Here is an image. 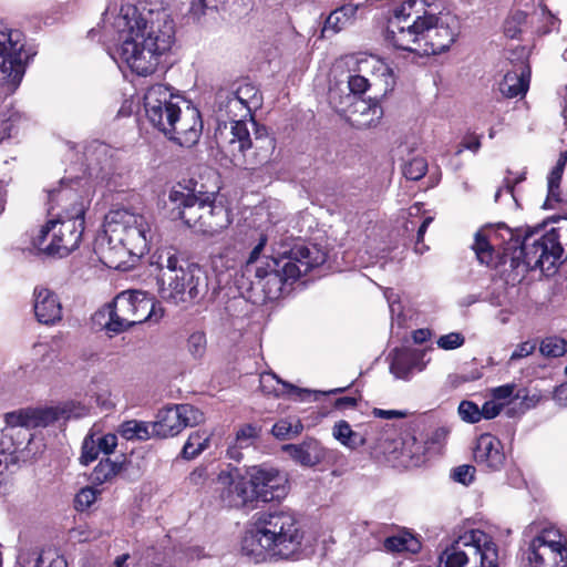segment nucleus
I'll list each match as a JSON object with an SVG mask.
<instances>
[{
  "label": "nucleus",
  "mask_w": 567,
  "mask_h": 567,
  "mask_svg": "<svg viewBox=\"0 0 567 567\" xmlns=\"http://www.w3.org/2000/svg\"><path fill=\"white\" fill-rule=\"evenodd\" d=\"M553 400L558 405L567 408V381L554 389Z\"/></svg>",
  "instance_id": "obj_58"
},
{
  "label": "nucleus",
  "mask_w": 567,
  "mask_h": 567,
  "mask_svg": "<svg viewBox=\"0 0 567 567\" xmlns=\"http://www.w3.org/2000/svg\"><path fill=\"white\" fill-rule=\"evenodd\" d=\"M225 2L226 0H193L189 11L193 16L199 17L206 8H217L219 3Z\"/></svg>",
  "instance_id": "obj_57"
},
{
  "label": "nucleus",
  "mask_w": 567,
  "mask_h": 567,
  "mask_svg": "<svg viewBox=\"0 0 567 567\" xmlns=\"http://www.w3.org/2000/svg\"><path fill=\"white\" fill-rule=\"evenodd\" d=\"M251 116L248 106L241 104L229 92L218 94L217 117L219 121L218 128L233 131L236 124H244L247 127L246 118Z\"/></svg>",
  "instance_id": "obj_22"
},
{
  "label": "nucleus",
  "mask_w": 567,
  "mask_h": 567,
  "mask_svg": "<svg viewBox=\"0 0 567 567\" xmlns=\"http://www.w3.org/2000/svg\"><path fill=\"white\" fill-rule=\"evenodd\" d=\"M458 414L463 421L476 423L481 421V409L471 401H462L458 406Z\"/></svg>",
  "instance_id": "obj_50"
},
{
  "label": "nucleus",
  "mask_w": 567,
  "mask_h": 567,
  "mask_svg": "<svg viewBox=\"0 0 567 567\" xmlns=\"http://www.w3.org/2000/svg\"><path fill=\"white\" fill-rule=\"evenodd\" d=\"M501 412V405L496 404L493 401L485 402L481 409V419H493L497 416Z\"/></svg>",
  "instance_id": "obj_59"
},
{
  "label": "nucleus",
  "mask_w": 567,
  "mask_h": 567,
  "mask_svg": "<svg viewBox=\"0 0 567 567\" xmlns=\"http://www.w3.org/2000/svg\"><path fill=\"white\" fill-rule=\"evenodd\" d=\"M527 21V14L523 11H515L504 22V33L508 38H516L522 32V27Z\"/></svg>",
  "instance_id": "obj_43"
},
{
  "label": "nucleus",
  "mask_w": 567,
  "mask_h": 567,
  "mask_svg": "<svg viewBox=\"0 0 567 567\" xmlns=\"http://www.w3.org/2000/svg\"><path fill=\"white\" fill-rule=\"evenodd\" d=\"M565 165L557 162L556 166L551 169L547 177V198L544 202L543 207L544 208H554V204L559 203L560 199V192H559V185L561 182V176L564 173Z\"/></svg>",
  "instance_id": "obj_34"
},
{
  "label": "nucleus",
  "mask_w": 567,
  "mask_h": 567,
  "mask_svg": "<svg viewBox=\"0 0 567 567\" xmlns=\"http://www.w3.org/2000/svg\"><path fill=\"white\" fill-rule=\"evenodd\" d=\"M539 351L544 357L558 358L566 353L567 342L563 338L547 337L542 340Z\"/></svg>",
  "instance_id": "obj_40"
},
{
  "label": "nucleus",
  "mask_w": 567,
  "mask_h": 567,
  "mask_svg": "<svg viewBox=\"0 0 567 567\" xmlns=\"http://www.w3.org/2000/svg\"><path fill=\"white\" fill-rule=\"evenodd\" d=\"M282 450L298 464L312 467L324 458V449L316 439H306L300 444H286Z\"/></svg>",
  "instance_id": "obj_27"
},
{
  "label": "nucleus",
  "mask_w": 567,
  "mask_h": 567,
  "mask_svg": "<svg viewBox=\"0 0 567 567\" xmlns=\"http://www.w3.org/2000/svg\"><path fill=\"white\" fill-rule=\"evenodd\" d=\"M65 190H71L76 193L73 188L66 186L61 187L59 189L49 190V213L51 215H55L54 210L58 209L56 213H60L62 219L65 218V208H71V202L69 199L63 198L60 194Z\"/></svg>",
  "instance_id": "obj_41"
},
{
  "label": "nucleus",
  "mask_w": 567,
  "mask_h": 567,
  "mask_svg": "<svg viewBox=\"0 0 567 567\" xmlns=\"http://www.w3.org/2000/svg\"><path fill=\"white\" fill-rule=\"evenodd\" d=\"M515 385L513 384H506L498 386L494 390V396L496 399H507L509 398L514 392Z\"/></svg>",
  "instance_id": "obj_61"
},
{
  "label": "nucleus",
  "mask_w": 567,
  "mask_h": 567,
  "mask_svg": "<svg viewBox=\"0 0 567 567\" xmlns=\"http://www.w3.org/2000/svg\"><path fill=\"white\" fill-rule=\"evenodd\" d=\"M71 202V208H65V218L55 213V219H51L42 226L33 246L49 256H68L78 248L84 229V206L78 193L65 190L60 194Z\"/></svg>",
  "instance_id": "obj_7"
},
{
  "label": "nucleus",
  "mask_w": 567,
  "mask_h": 567,
  "mask_svg": "<svg viewBox=\"0 0 567 567\" xmlns=\"http://www.w3.org/2000/svg\"><path fill=\"white\" fill-rule=\"evenodd\" d=\"M427 172V163L423 157H414L403 167V175L410 181L421 179Z\"/></svg>",
  "instance_id": "obj_44"
},
{
  "label": "nucleus",
  "mask_w": 567,
  "mask_h": 567,
  "mask_svg": "<svg viewBox=\"0 0 567 567\" xmlns=\"http://www.w3.org/2000/svg\"><path fill=\"white\" fill-rule=\"evenodd\" d=\"M186 347L193 359H202L207 350L206 334L203 331L193 332L187 339Z\"/></svg>",
  "instance_id": "obj_42"
},
{
  "label": "nucleus",
  "mask_w": 567,
  "mask_h": 567,
  "mask_svg": "<svg viewBox=\"0 0 567 567\" xmlns=\"http://www.w3.org/2000/svg\"><path fill=\"white\" fill-rule=\"evenodd\" d=\"M480 146H481L480 140L477 137H474V138L464 141L462 143V147L456 151V154L457 155L461 154L463 148H467V150H471L473 152H477Z\"/></svg>",
  "instance_id": "obj_62"
},
{
  "label": "nucleus",
  "mask_w": 567,
  "mask_h": 567,
  "mask_svg": "<svg viewBox=\"0 0 567 567\" xmlns=\"http://www.w3.org/2000/svg\"><path fill=\"white\" fill-rule=\"evenodd\" d=\"M383 546L389 553H416L420 548V543L411 534L403 533L396 536L386 537L383 542Z\"/></svg>",
  "instance_id": "obj_33"
},
{
  "label": "nucleus",
  "mask_w": 567,
  "mask_h": 567,
  "mask_svg": "<svg viewBox=\"0 0 567 567\" xmlns=\"http://www.w3.org/2000/svg\"><path fill=\"white\" fill-rule=\"evenodd\" d=\"M260 389L262 390V392L267 393V394H275V395H278L280 392L279 390L277 389V386L275 384H282L284 386H289L290 390L292 391H297L298 389L293 385H290V384H287L286 382H281L277 375L272 372H267V373H262L260 375Z\"/></svg>",
  "instance_id": "obj_47"
},
{
  "label": "nucleus",
  "mask_w": 567,
  "mask_h": 567,
  "mask_svg": "<svg viewBox=\"0 0 567 567\" xmlns=\"http://www.w3.org/2000/svg\"><path fill=\"white\" fill-rule=\"evenodd\" d=\"M265 245H266V238H261L260 241L258 243V245L251 250L249 258L247 260L248 265L255 262L258 259Z\"/></svg>",
  "instance_id": "obj_64"
},
{
  "label": "nucleus",
  "mask_w": 567,
  "mask_h": 567,
  "mask_svg": "<svg viewBox=\"0 0 567 567\" xmlns=\"http://www.w3.org/2000/svg\"><path fill=\"white\" fill-rule=\"evenodd\" d=\"M383 116V110L378 101L358 100L351 104L348 118L357 128L375 126Z\"/></svg>",
  "instance_id": "obj_28"
},
{
  "label": "nucleus",
  "mask_w": 567,
  "mask_h": 567,
  "mask_svg": "<svg viewBox=\"0 0 567 567\" xmlns=\"http://www.w3.org/2000/svg\"><path fill=\"white\" fill-rule=\"evenodd\" d=\"M333 436L342 445L350 449L363 446L367 442L365 436L351 429L347 421H339L333 426Z\"/></svg>",
  "instance_id": "obj_32"
},
{
  "label": "nucleus",
  "mask_w": 567,
  "mask_h": 567,
  "mask_svg": "<svg viewBox=\"0 0 567 567\" xmlns=\"http://www.w3.org/2000/svg\"><path fill=\"white\" fill-rule=\"evenodd\" d=\"M203 121L197 109L187 106L184 112L181 111L176 121H174V130L169 138L184 147L195 145L202 135Z\"/></svg>",
  "instance_id": "obj_21"
},
{
  "label": "nucleus",
  "mask_w": 567,
  "mask_h": 567,
  "mask_svg": "<svg viewBox=\"0 0 567 567\" xmlns=\"http://www.w3.org/2000/svg\"><path fill=\"white\" fill-rule=\"evenodd\" d=\"M536 346L537 344L535 341H525L519 343L511 354L509 361H517L519 359L530 355L535 351Z\"/></svg>",
  "instance_id": "obj_56"
},
{
  "label": "nucleus",
  "mask_w": 567,
  "mask_h": 567,
  "mask_svg": "<svg viewBox=\"0 0 567 567\" xmlns=\"http://www.w3.org/2000/svg\"><path fill=\"white\" fill-rule=\"evenodd\" d=\"M104 234L105 238L100 243L103 249L102 261L115 268L118 267L115 257L144 256L154 237L151 221L127 209L112 210L106 215Z\"/></svg>",
  "instance_id": "obj_4"
},
{
  "label": "nucleus",
  "mask_w": 567,
  "mask_h": 567,
  "mask_svg": "<svg viewBox=\"0 0 567 567\" xmlns=\"http://www.w3.org/2000/svg\"><path fill=\"white\" fill-rule=\"evenodd\" d=\"M527 55L528 52L525 47L511 52L508 60L513 63V69L505 73L498 84L503 96L513 99L526 94L530 80V66L527 62Z\"/></svg>",
  "instance_id": "obj_19"
},
{
  "label": "nucleus",
  "mask_w": 567,
  "mask_h": 567,
  "mask_svg": "<svg viewBox=\"0 0 567 567\" xmlns=\"http://www.w3.org/2000/svg\"><path fill=\"white\" fill-rule=\"evenodd\" d=\"M422 49L419 55H435L450 49L458 34V22L450 17L422 16Z\"/></svg>",
  "instance_id": "obj_15"
},
{
  "label": "nucleus",
  "mask_w": 567,
  "mask_h": 567,
  "mask_svg": "<svg viewBox=\"0 0 567 567\" xmlns=\"http://www.w3.org/2000/svg\"><path fill=\"white\" fill-rule=\"evenodd\" d=\"M302 430L303 425L299 420L282 419L274 424L271 433L279 440H287L299 435Z\"/></svg>",
  "instance_id": "obj_38"
},
{
  "label": "nucleus",
  "mask_w": 567,
  "mask_h": 567,
  "mask_svg": "<svg viewBox=\"0 0 567 567\" xmlns=\"http://www.w3.org/2000/svg\"><path fill=\"white\" fill-rule=\"evenodd\" d=\"M123 468L122 462L112 461L110 457L102 458L93 468L90 480L95 485L112 482Z\"/></svg>",
  "instance_id": "obj_31"
},
{
  "label": "nucleus",
  "mask_w": 567,
  "mask_h": 567,
  "mask_svg": "<svg viewBox=\"0 0 567 567\" xmlns=\"http://www.w3.org/2000/svg\"><path fill=\"white\" fill-rule=\"evenodd\" d=\"M155 258L156 260L153 264L162 271L161 285H165L168 277L178 275L179 270H185L186 264H188L186 260L181 259L173 248L159 250Z\"/></svg>",
  "instance_id": "obj_29"
},
{
  "label": "nucleus",
  "mask_w": 567,
  "mask_h": 567,
  "mask_svg": "<svg viewBox=\"0 0 567 567\" xmlns=\"http://www.w3.org/2000/svg\"><path fill=\"white\" fill-rule=\"evenodd\" d=\"M379 72L380 75H390V69L388 65L382 63L374 58H367L359 62L358 74H351L348 78V87L353 95L363 94L370 86L375 84L377 76L374 72Z\"/></svg>",
  "instance_id": "obj_23"
},
{
  "label": "nucleus",
  "mask_w": 567,
  "mask_h": 567,
  "mask_svg": "<svg viewBox=\"0 0 567 567\" xmlns=\"http://www.w3.org/2000/svg\"><path fill=\"white\" fill-rule=\"evenodd\" d=\"M207 480H208L207 467L203 466V465L194 468L187 477L188 483L192 486H195L197 488L204 486V484L207 482Z\"/></svg>",
  "instance_id": "obj_55"
},
{
  "label": "nucleus",
  "mask_w": 567,
  "mask_h": 567,
  "mask_svg": "<svg viewBox=\"0 0 567 567\" xmlns=\"http://www.w3.org/2000/svg\"><path fill=\"white\" fill-rule=\"evenodd\" d=\"M556 224L550 230L542 228L516 230L506 228L509 238L504 246V256L508 257L512 267H523V271L540 269L550 272L557 262L567 259V217L554 218Z\"/></svg>",
  "instance_id": "obj_2"
},
{
  "label": "nucleus",
  "mask_w": 567,
  "mask_h": 567,
  "mask_svg": "<svg viewBox=\"0 0 567 567\" xmlns=\"http://www.w3.org/2000/svg\"><path fill=\"white\" fill-rule=\"evenodd\" d=\"M248 475L255 499L268 503L279 501L288 493L287 475L275 467L252 466L248 471Z\"/></svg>",
  "instance_id": "obj_18"
},
{
  "label": "nucleus",
  "mask_w": 567,
  "mask_h": 567,
  "mask_svg": "<svg viewBox=\"0 0 567 567\" xmlns=\"http://www.w3.org/2000/svg\"><path fill=\"white\" fill-rule=\"evenodd\" d=\"M324 261L326 254L317 246L297 244L278 258H270L265 266L257 267L254 285L264 292L265 300H276L282 296L286 285Z\"/></svg>",
  "instance_id": "obj_5"
},
{
  "label": "nucleus",
  "mask_w": 567,
  "mask_h": 567,
  "mask_svg": "<svg viewBox=\"0 0 567 567\" xmlns=\"http://www.w3.org/2000/svg\"><path fill=\"white\" fill-rule=\"evenodd\" d=\"M168 199L173 205L174 218H179L189 228L204 235L214 236L230 224L228 209L208 197H197L182 189H172Z\"/></svg>",
  "instance_id": "obj_8"
},
{
  "label": "nucleus",
  "mask_w": 567,
  "mask_h": 567,
  "mask_svg": "<svg viewBox=\"0 0 567 567\" xmlns=\"http://www.w3.org/2000/svg\"><path fill=\"white\" fill-rule=\"evenodd\" d=\"M204 422V414L190 404H176L158 411L156 421L151 424L153 435L158 437L175 436L187 426Z\"/></svg>",
  "instance_id": "obj_17"
},
{
  "label": "nucleus",
  "mask_w": 567,
  "mask_h": 567,
  "mask_svg": "<svg viewBox=\"0 0 567 567\" xmlns=\"http://www.w3.org/2000/svg\"><path fill=\"white\" fill-rule=\"evenodd\" d=\"M96 491L93 487H83L75 495L74 498V507L78 511L87 509L95 501H96Z\"/></svg>",
  "instance_id": "obj_49"
},
{
  "label": "nucleus",
  "mask_w": 567,
  "mask_h": 567,
  "mask_svg": "<svg viewBox=\"0 0 567 567\" xmlns=\"http://www.w3.org/2000/svg\"><path fill=\"white\" fill-rule=\"evenodd\" d=\"M260 427L252 424L243 425L236 433V443L239 447H249L254 445L259 437Z\"/></svg>",
  "instance_id": "obj_45"
},
{
  "label": "nucleus",
  "mask_w": 567,
  "mask_h": 567,
  "mask_svg": "<svg viewBox=\"0 0 567 567\" xmlns=\"http://www.w3.org/2000/svg\"><path fill=\"white\" fill-rule=\"evenodd\" d=\"M303 532L289 511L261 513L255 529L245 534L241 553L255 563L289 559L301 551Z\"/></svg>",
  "instance_id": "obj_3"
},
{
  "label": "nucleus",
  "mask_w": 567,
  "mask_h": 567,
  "mask_svg": "<svg viewBox=\"0 0 567 567\" xmlns=\"http://www.w3.org/2000/svg\"><path fill=\"white\" fill-rule=\"evenodd\" d=\"M474 460L492 471L501 470L505 461L501 441L489 433L482 434L474 447Z\"/></svg>",
  "instance_id": "obj_24"
},
{
  "label": "nucleus",
  "mask_w": 567,
  "mask_h": 567,
  "mask_svg": "<svg viewBox=\"0 0 567 567\" xmlns=\"http://www.w3.org/2000/svg\"><path fill=\"white\" fill-rule=\"evenodd\" d=\"M101 453L99 446L94 442V434H89L85 436L82 444V453L80 456V463L83 465H87L95 461Z\"/></svg>",
  "instance_id": "obj_46"
},
{
  "label": "nucleus",
  "mask_w": 567,
  "mask_h": 567,
  "mask_svg": "<svg viewBox=\"0 0 567 567\" xmlns=\"http://www.w3.org/2000/svg\"><path fill=\"white\" fill-rule=\"evenodd\" d=\"M229 93L239 100L241 104L248 106L250 112L261 105V95L251 83L240 84L236 91Z\"/></svg>",
  "instance_id": "obj_37"
},
{
  "label": "nucleus",
  "mask_w": 567,
  "mask_h": 567,
  "mask_svg": "<svg viewBox=\"0 0 567 567\" xmlns=\"http://www.w3.org/2000/svg\"><path fill=\"white\" fill-rule=\"evenodd\" d=\"M372 413L377 417L386 419V420L395 419V417L401 419V417H405V415H406L402 411H398V410H382V409H374Z\"/></svg>",
  "instance_id": "obj_60"
},
{
  "label": "nucleus",
  "mask_w": 567,
  "mask_h": 567,
  "mask_svg": "<svg viewBox=\"0 0 567 567\" xmlns=\"http://www.w3.org/2000/svg\"><path fill=\"white\" fill-rule=\"evenodd\" d=\"M34 313L39 322L54 324L62 319V306L58 296L47 288L34 289Z\"/></svg>",
  "instance_id": "obj_25"
},
{
  "label": "nucleus",
  "mask_w": 567,
  "mask_h": 567,
  "mask_svg": "<svg viewBox=\"0 0 567 567\" xmlns=\"http://www.w3.org/2000/svg\"><path fill=\"white\" fill-rule=\"evenodd\" d=\"M116 28L121 40L118 54L138 75L152 74L159 56L174 42V22L165 12L154 17L150 11L144 16L133 6L122 7Z\"/></svg>",
  "instance_id": "obj_1"
},
{
  "label": "nucleus",
  "mask_w": 567,
  "mask_h": 567,
  "mask_svg": "<svg viewBox=\"0 0 567 567\" xmlns=\"http://www.w3.org/2000/svg\"><path fill=\"white\" fill-rule=\"evenodd\" d=\"M31 56L24 49L22 33L0 23V85L7 94L19 86Z\"/></svg>",
  "instance_id": "obj_10"
},
{
  "label": "nucleus",
  "mask_w": 567,
  "mask_h": 567,
  "mask_svg": "<svg viewBox=\"0 0 567 567\" xmlns=\"http://www.w3.org/2000/svg\"><path fill=\"white\" fill-rule=\"evenodd\" d=\"M357 405V400L351 396H343L336 400L334 406L337 409L344 408H354Z\"/></svg>",
  "instance_id": "obj_63"
},
{
  "label": "nucleus",
  "mask_w": 567,
  "mask_h": 567,
  "mask_svg": "<svg viewBox=\"0 0 567 567\" xmlns=\"http://www.w3.org/2000/svg\"><path fill=\"white\" fill-rule=\"evenodd\" d=\"M94 442L102 453L109 455L117 445V436L113 433H107L105 435L94 434Z\"/></svg>",
  "instance_id": "obj_52"
},
{
  "label": "nucleus",
  "mask_w": 567,
  "mask_h": 567,
  "mask_svg": "<svg viewBox=\"0 0 567 567\" xmlns=\"http://www.w3.org/2000/svg\"><path fill=\"white\" fill-rule=\"evenodd\" d=\"M118 433L125 440H148L153 435V430L150 431L146 422L130 420L120 425Z\"/></svg>",
  "instance_id": "obj_36"
},
{
  "label": "nucleus",
  "mask_w": 567,
  "mask_h": 567,
  "mask_svg": "<svg viewBox=\"0 0 567 567\" xmlns=\"http://www.w3.org/2000/svg\"><path fill=\"white\" fill-rule=\"evenodd\" d=\"M181 97L172 93L171 87L155 84L144 94V109L150 123L165 135L172 134L174 121L181 113Z\"/></svg>",
  "instance_id": "obj_13"
},
{
  "label": "nucleus",
  "mask_w": 567,
  "mask_h": 567,
  "mask_svg": "<svg viewBox=\"0 0 567 567\" xmlns=\"http://www.w3.org/2000/svg\"><path fill=\"white\" fill-rule=\"evenodd\" d=\"M49 410H25L7 413V426L2 430L0 445L10 446L16 454L22 452L32 441L31 429L47 426L53 421Z\"/></svg>",
  "instance_id": "obj_12"
},
{
  "label": "nucleus",
  "mask_w": 567,
  "mask_h": 567,
  "mask_svg": "<svg viewBox=\"0 0 567 567\" xmlns=\"http://www.w3.org/2000/svg\"><path fill=\"white\" fill-rule=\"evenodd\" d=\"M216 484L223 501L230 507H240L255 499L250 483L236 468L221 471L216 478Z\"/></svg>",
  "instance_id": "obj_20"
},
{
  "label": "nucleus",
  "mask_w": 567,
  "mask_h": 567,
  "mask_svg": "<svg viewBox=\"0 0 567 567\" xmlns=\"http://www.w3.org/2000/svg\"><path fill=\"white\" fill-rule=\"evenodd\" d=\"M474 474H475V467L472 465L464 464V465H460V466L455 467L452 471L451 476L455 482L467 485L473 481Z\"/></svg>",
  "instance_id": "obj_54"
},
{
  "label": "nucleus",
  "mask_w": 567,
  "mask_h": 567,
  "mask_svg": "<svg viewBox=\"0 0 567 567\" xmlns=\"http://www.w3.org/2000/svg\"><path fill=\"white\" fill-rule=\"evenodd\" d=\"M41 567H68L66 560L54 550H44L40 554Z\"/></svg>",
  "instance_id": "obj_53"
},
{
  "label": "nucleus",
  "mask_w": 567,
  "mask_h": 567,
  "mask_svg": "<svg viewBox=\"0 0 567 567\" xmlns=\"http://www.w3.org/2000/svg\"><path fill=\"white\" fill-rule=\"evenodd\" d=\"M209 435L206 432L196 431L189 434L182 450V457L193 460L208 447Z\"/></svg>",
  "instance_id": "obj_35"
},
{
  "label": "nucleus",
  "mask_w": 567,
  "mask_h": 567,
  "mask_svg": "<svg viewBox=\"0 0 567 567\" xmlns=\"http://www.w3.org/2000/svg\"><path fill=\"white\" fill-rule=\"evenodd\" d=\"M465 342V338L460 332H451L444 336H441L436 343L439 348L444 350H454L462 347Z\"/></svg>",
  "instance_id": "obj_51"
},
{
  "label": "nucleus",
  "mask_w": 567,
  "mask_h": 567,
  "mask_svg": "<svg viewBox=\"0 0 567 567\" xmlns=\"http://www.w3.org/2000/svg\"><path fill=\"white\" fill-rule=\"evenodd\" d=\"M162 317L163 310H156L153 299L146 292L126 290L118 293L112 303L99 310L94 320L107 332L118 334L152 318L157 321Z\"/></svg>",
  "instance_id": "obj_9"
},
{
  "label": "nucleus",
  "mask_w": 567,
  "mask_h": 567,
  "mask_svg": "<svg viewBox=\"0 0 567 567\" xmlns=\"http://www.w3.org/2000/svg\"><path fill=\"white\" fill-rule=\"evenodd\" d=\"M19 455L14 451L10 450V446H1L0 450V475L4 472H13L18 467Z\"/></svg>",
  "instance_id": "obj_48"
},
{
  "label": "nucleus",
  "mask_w": 567,
  "mask_h": 567,
  "mask_svg": "<svg viewBox=\"0 0 567 567\" xmlns=\"http://www.w3.org/2000/svg\"><path fill=\"white\" fill-rule=\"evenodd\" d=\"M530 567H567V546L563 536L545 529L533 538L527 549Z\"/></svg>",
  "instance_id": "obj_16"
},
{
  "label": "nucleus",
  "mask_w": 567,
  "mask_h": 567,
  "mask_svg": "<svg viewBox=\"0 0 567 567\" xmlns=\"http://www.w3.org/2000/svg\"><path fill=\"white\" fill-rule=\"evenodd\" d=\"M424 352L415 349H394L390 364L391 372L399 379H409L414 370H424Z\"/></svg>",
  "instance_id": "obj_26"
},
{
  "label": "nucleus",
  "mask_w": 567,
  "mask_h": 567,
  "mask_svg": "<svg viewBox=\"0 0 567 567\" xmlns=\"http://www.w3.org/2000/svg\"><path fill=\"white\" fill-rule=\"evenodd\" d=\"M358 9L357 4L348 3L332 11L326 19L322 34L328 32L336 34L352 24Z\"/></svg>",
  "instance_id": "obj_30"
},
{
  "label": "nucleus",
  "mask_w": 567,
  "mask_h": 567,
  "mask_svg": "<svg viewBox=\"0 0 567 567\" xmlns=\"http://www.w3.org/2000/svg\"><path fill=\"white\" fill-rule=\"evenodd\" d=\"M412 3L402 4L388 21L385 40L394 48L416 53L422 49V16L412 17L408 11Z\"/></svg>",
  "instance_id": "obj_14"
},
{
  "label": "nucleus",
  "mask_w": 567,
  "mask_h": 567,
  "mask_svg": "<svg viewBox=\"0 0 567 567\" xmlns=\"http://www.w3.org/2000/svg\"><path fill=\"white\" fill-rule=\"evenodd\" d=\"M255 127L254 137L248 127L236 124L233 131L217 130L216 138L226 156L234 166L244 169H257L269 164L276 150V141L265 127Z\"/></svg>",
  "instance_id": "obj_6"
},
{
  "label": "nucleus",
  "mask_w": 567,
  "mask_h": 567,
  "mask_svg": "<svg viewBox=\"0 0 567 567\" xmlns=\"http://www.w3.org/2000/svg\"><path fill=\"white\" fill-rule=\"evenodd\" d=\"M208 290V278L202 267L196 264H186L185 270L167 278L165 285L159 287L163 300L173 305L188 303L203 298Z\"/></svg>",
  "instance_id": "obj_11"
},
{
  "label": "nucleus",
  "mask_w": 567,
  "mask_h": 567,
  "mask_svg": "<svg viewBox=\"0 0 567 567\" xmlns=\"http://www.w3.org/2000/svg\"><path fill=\"white\" fill-rule=\"evenodd\" d=\"M473 250L475 251L477 260L482 265L491 266L494 260V250L492 245L488 243L483 233L477 231L475 234V240L473 244Z\"/></svg>",
  "instance_id": "obj_39"
}]
</instances>
